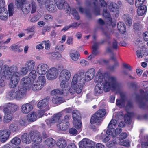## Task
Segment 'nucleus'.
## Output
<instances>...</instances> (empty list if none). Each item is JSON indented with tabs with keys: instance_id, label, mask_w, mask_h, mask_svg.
Masks as SVG:
<instances>
[{
	"instance_id": "42",
	"label": "nucleus",
	"mask_w": 148,
	"mask_h": 148,
	"mask_svg": "<svg viewBox=\"0 0 148 148\" xmlns=\"http://www.w3.org/2000/svg\"><path fill=\"white\" fill-rule=\"evenodd\" d=\"M60 81V86L62 88H68L69 86V84L68 82L69 80L59 79Z\"/></svg>"
},
{
	"instance_id": "27",
	"label": "nucleus",
	"mask_w": 148,
	"mask_h": 148,
	"mask_svg": "<svg viewBox=\"0 0 148 148\" xmlns=\"http://www.w3.org/2000/svg\"><path fill=\"white\" fill-rule=\"evenodd\" d=\"M89 4L92 3L94 5V10L95 14L96 15L100 14V9L97 6V0H90V2H88Z\"/></svg>"
},
{
	"instance_id": "8",
	"label": "nucleus",
	"mask_w": 148,
	"mask_h": 148,
	"mask_svg": "<svg viewBox=\"0 0 148 148\" xmlns=\"http://www.w3.org/2000/svg\"><path fill=\"white\" fill-rule=\"evenodd\" d=\"M29 136L32 140L36 144H39L42 141V137L38 131H31L29 132Z\"/></svg>"
},
{
	"instance_id": "64",
	"label": "nucleus",
	"mask_w": 148,
	"mask_h": 148,
	"mask_svg": "<svg viewBox=\"0 0 148 148\" xmlns=\"http://www.w3.org/2000/svg\"><path fill=\"white\" fill-rule=\"evenodd\" d=\"M127 136V134L126 133H122L120 135L118 140H117L116 141L121 140H123L126 138Z\"/></svg>"
},
{
	"instance_id": "63",
	"label": "nucleus",
	"mask_w": 148,
	"mask_h": 148,
	"mask_svg": "<svg viewBox=\"0 0 148 148\" xmlns=\"http://www.w3.org/2000/svg\"><path fill=\"white\" fill-rule=\"evenodd\" d=\"M100 6L103 7L104 9L107 8V3L104 0H100L99 1Z\"/></svg>"
},
{
	"instance_id": "37",
	"label": "nucleus",
	"mask_w": 148,
	"mask_h": 148,
	"mask_svg": "<svg viewBox=\"0 0 148 148\" xmlns=\"http://www.w3.org/2000/svg\"><path fill=\"white\" fill-rule=\"evenodd\" d=\"M113 144L119 143L120 145L125 146L127 147H129L130 145V142L128 140H124L122 141L120 140L115 141L113 140L112 142Z\"/></svg>"
},
{
	"instance_id": "29",
	"label": "nucleus",
	"mask_w": 148,
	"mask_h": 148,
	"mask_svg": "<svg viewBox=\"0 0 148 148\" xmlns=\"http://www.w3.org/2000/svg\"><path fill=\"white\" fill-rule=\"evenodd\" d=\"M123 18L126 24L129 26H131L132 23V20L131 16L127 14H125Z\"/></svg>"
},
{
	"instance_id": "32",
	"label": "nucleus",
	"mask_w": 148,
	"mask_h": 148,
	"mask_svg": "<svg viewBox=\"0 0 148 148\" xmlns=\"http://www.w3.org/2000/svg\"><path fill=\"white\" fill-rule=\"evenodd\" d=\"M120 96L121 99V100H117L116 101V104L119 107L122 108L124 106L125 100L124 97L125 96V94L121 92Z\"/></svg>"
},
{
	"instance_id": "28",
	"label": "nucleus",
	"mask_w": 148,
	"mask_h": 148,
	"mask_svg": "<svg viewBox=\"0 0 148 148\" xmlns=\"http://www.w3.org/2000/svg\"><path fill=\"white\" fill-rule=\"evenodd\" d=\"M9 130L10 132H18L20 129V127L17 123H12L9 126Z\"/></svg>"
},
{
	"instance_id": "56",
	"label": "nucleus",
	"mask_w": 148,
	"mask_h": 148,
	"mask_svg": "<svg viewBox=\"0 0 148 148\" xmlns=\"http://www.w3.org/2000/svg\"><path fill=\"white\" fill-rule=\"evenodd\" d=\"M79 63L82 67H84L89 65V63L85 60L82 59L80 60Z\"/></svg>"
},
{
	"instance_id": "17",
	"label": "nucleus",
	"mask_w": 148,
	"mask_h": 148,
	"mask_svg": "<svg viewBox=\"0 0 148 148\" xmlns=\"http://www.w3.org/2000/svg\"><path fill=\"white\" fill-rule=\"evenodd\" d=\"M71 73L70 71L66 69L62 70L60 72L59 79L69 80L71 77Z\"/></svg>"
},
{
	"instance_id": "33",
	"label": "nucleus",
	"mask_w": 148,
	"mask_h": 148,
	"mask_svg": "<svg viewBox=\"0 0 148 148\" xmlns=\"http://www.w3.org/2000/svg\"><path fill=\"white\" fill-rule=\"evenodd\" d=\"M72 117L73 121H75L74 124L77 123V120H80L81 117L79 112L77 110H74L73 112Z\"/></svg>"
},
{
	"instance_id": "10",
	"label": "nucleus",
	"mask_w": 148,
	"mask_h": 148,
	"mask_svg": "<svg viewBox=\"0 0 148 148\" xmlns=\"http://www.w3.org/2000/svg\"><path fill=\"white\" fill-rule=\"evenodd\" d=\"M79 145L80 148H95V144L90 139L84 138L79 142Z\"/></svg>"
},
{
	"instance_id": "59",
	"label": "nucleus",
	"mask_w": 148,
	"mask_h": 148,
	"mask_svg": "<svg viewBox=\"0 0 148 148\" xmlns=\"http://www.w3.org/2000/svg\"><path fill=\"white\" fill-rule=\"evenodd\" d=\"M44 19L45 21H51L53 19V17L50 15L46 14L44 16Z\"/></svg>"
},
{
	"instance_id": "12",
	"label": "nucleus",
	"mask_w": 148,
	"mask_h": 148,
	"mask_svg": "<svg viewBox=\"0 0 148 148\" xmlns=\"http://www.w3.org/2000/svg\"><path fill=\"white\" fill-rule=\"evenodd\" d=\"M54 1L58 9H64L67 11V13H70L71 8L64 0H54Z\"/></svg>"
},
{
	"instance_id": "11",
	"label": "nucleus",
	"mask_w": 148,
	"mask_h": 148,
	"mask_svg": "<svg viewBox=\"0 0 148 148\" xmlns=\"http://www.w3.org/2000/svg\"><path fill=\"white\" fill-rule=\"evenodd\" d=\"M20 86L25 90L31 89V81L30 78L27 77H25L21 79L20 82Z\"/></svg>"
},
{
	"instance_id": "15",
	"label": "nucleus",
	"mask_w": 148,
	"mask_h": 148,
	"mask_svg": "<svg viewBox=\"0 0 148 148\" xmlns=\"http://www.w3.org/2000/svg\"><path fill=\"white\" fill-rule=\"evenodd\" d=\"M49 68V66L47 64L40 63L37 66L36 71L39 75H44L47 73Z\"/></svg>"
},
{
	"instance_id": "47",
	"label": "nucleus",
	"mask_w": 148,
	"mask_h": 148,
	"mask_svg": "<svg viewBox=\"0 0 148 148\" xmlns=\"http://www.w3.org/2000/svg\"><path fill=\"white\" fill-rule=\"evenodd\" d=\"M143 27L142 25L139 23H136L134 24L133 28L135 32L141 30Z\"/></svg>"
},
{
	"instance_id": "35",
	"label": "nucleus",
	"mask_w": 148,
	"mask_h": 148,
	"mask_svg": "<svg viewBox=\"0 0 148 148\" xmlns=\"http://www.w3.org/2000/svg\"><path fill=\"white\" fill-rule=\"evenodd\" d=\"M52 101L53 103L56 104H60L65 101L64 99L59 96H55L53 97Z\"/></svg>"
},
{
	"instance_id": "3",
	"label": "nucleus",
	"mask_w": 148,
	"mask_h": 148,
	"mask_svg": "<svg viewBox=\"0 0 148 148\" xmlns=\"http://www.w3.org/2000/svg\"><path fill=\"white\" fill-rule=\"evenodd\" d=\"M18 105L15 103H7L3 106V111L5 114L4 121L10 122L13 118V114L18 109Z\"/></svg>"
},
{
	"instance_id": "48",
	"label": "nucleus",
	"mask_w": 148,
	"mask_h": 148,
	"mask_svg": "<svg viewBox=\"0 0 148 148\" xmlns=\"http://www.w3.org/2000/svg\"><path fill=\"white\" fill-rule=\"evenodd\" d=\"M106 114V111L105 109H101L97 111L95 114L100 118H102Z\"/></svg>"
},
{
	"instance_id": "58",
	"label": "nucleus",
	"mask_w": 148,
	"mask_h": 148,
	"mask_svg": "<svg viewBox=\"0 0 148 148\" xmlns=\"http://www.w3.org/2000/svg\"><path fill=\"white\" fill-rule=\"evenodd\" d=\"M145 0H136L135 2L136 6L137 7H141L145 2Z\"/></svg>"
},
{
	"instance_id": "45",
	"label": "nucleus",
	"mask_w": 148,
	"mask_h": 148,
	"mask_svg": "<svg viewBox=\"0 0 148 148\" xmlns=\"http://www.w3.org/2000/svg\"><path fill=\"white\" fill-rule=\"evenodd\" d=\"M55 142L54 139L52 138H49L45 140V144L47 146L51 147L54 145Z\"/></svg>"
},
{
	"instance_id": "9",
	"label": "nucleus",
	"mask_w": 148,
	"mask_h": 148,
	"mask_svg": "<svg viewBox=\"0 0 148 148\" xmlns=\"http://www.w3.org/2000/svg\"><path fill=\"white\" fill-rule=\"evenodd\" d=\"M49 100L47 99H44L40 101L38 103L37 106L40 109L41 114H44V113L46 111L48 110L49 108V107L48 104Z\"/></svg>"
},
{
	"instance_id": "14",
	"label": "nucleus",
	"mask_w": 148,
	"mask_h": 148,
	"mask_svg": "<svg viewBox=\"0 0 148 148\" xmlns=\"http://www.w3.org/2000/svg\"><path fill=\"white\" fill-rule=\"evenodd\" d=\"M43 115V114H41V112H39L38 114L36 112L33 111L27 115V120L29 122H34L41 117Z\"/></svg>"
},
{
	"instance_id": "7",
	"label": "nucleus",
	"mask_w": 148,
	"mask_h": 148,
	"mask_svg": "<svg viewBox=\"0 0 148 148\" xmlns=\"http://www.w3.org/2000/svg\"><path fill=\"white\" fill-rule=\"evenodd\" d=\"M9 69L11 74L12 72L15 73L20 77L26 75L28 71L25 66H23L18 70L17 66L16 65H13L9 67Z\"/></svg>"
},
{
	"instance_id": "61",
	"label": "nucleus",
	"mask_w": 148,
	"mask_h": 148,
	"mask_svg": "<svg viewBox=\"0 0 148 148\" xmlns=\"http://www.w3.org/2000/svg\"><path fill=\"white\" fill-rule=\"evenodd\" d=\"M42 43L44 44L45 46V49L46 50H49V49L51 46V44L49 40L43 41Z\"/></svg>"
},
{
	"instance_id": "1",
	"label": "nucleus",
	"mask_w": 148,
	"mask_h": 148,
	"mask_svg": "<svg viewBox=\"0 0 148 148\" xmlns=\"http://www.w3.org/2000/svg\"><path fill=\"white\" fill-rule=\"evenodd\" d=\"M95 75V71L93 68L89 69L85 74L83 72L75 74L72 77L69 92L72 95L76 92L78 94L80 93L85 83L92 79Z\"/></svg>"
},
{
	"instance_id": "22",
	"label": "nucleus",
	"mask_w": 148,
	"mask_h": 148,
	"mask_svg": "<svg viewBox=\"0 0 148 148\" xmlns=\"http://www.w3.org/2000/svg\"><path fill=\"white\" fill-rule=\"evenodd\" d=\"M33 108V107L31 104L27 103L22 105L21 109L22 113L27 114L32 111Z\"/></svg>"
},
{
	"instance_id": "21",
	"label": "nucleus",
	"mask_w": 148,
	"mask_h": 148,
	"mask_svg": "<svg viewBox=\"0 0 148 148\" xmlns=\"http://www.w3.org/2000/svg\"><path fill=\"white\" fill-rule=\"evenodd\" d=\"M26 90L20 87L16 90V99L20 100L24 98L26 95Z\"/></svg>"
},
{
	"instance_id": "2",
	"label": "nucleus",
	"mask_w": 148,
	"mask_h": 148,
	"mask_svg": "<svg viewBox=\"0 0 148 148\" xmlns=\"http://www.w3.org/2000/svg\"><path fill=\"white\" fill-rule=\"evenodd\" d=\"M101 74L100 70H99L95 77V82L98 84L101 83L103 85L104 90L105 92H107L110 89L115 90L119 88L120 85L115 77H108L103 79Z\"/></svg>"
},
{
	"instance_id": "23",
	"label": "nucleus",
	"mask_w": 148,
	"mask_h": 148,
	"mask_svg": "<svg viewBox=\"0 0 148 148\" xmlns=\"http://www.w3.org/2000/svg\"><path fill=\"white\" fill-rule=\"evenodd\" d=\"M45 5L46 9L50 12H54L56 10V5L53 1L51 0L46 1L45 2Z\"/></svg>"
},
{
	"instance_id": "19",
	"label": "nucleus",
	"mask_w": 148,
	"mask_h": 148,
	"mask_svg": "<svg viewBox=\"0 0 148 148\" xmlns=\"http://www.w3.org/2000/svg\"><path fill=\"white\" fill-rule=\"evenodd\" d=\"M103 15L106 18L107 24L109 25H111L113 27L115 26V23L114 22L112 21L110 15L107 8L103 9Z\"/></svg>"
},
{
	"instance_id": "54",
	"label": "nucleus",
	"mask_w": 148,
	"mask_h": 148,
	"mask_svg": "<svg viewBox=\"0 0 148 148\" xmlns=\"http://www.w3.org/2000/svg\"><path fill=\"white\" fill-rule=\"evenodd\" d=\"M72 13L75 19L77 20H78L79 19V16L77 12L74 8L71 9V10L70 11V13Z\"/></svg>"
},
{
	"instance_id": "39",
	"label": "nucleus",
	"mask_w": 148,
	"mask_h": 148,
	"mask_svg": "<svg viewBox=\"0 0 148 148\" xmlns=\"http://www.w3.org/2000/svg\"><path fill=\"white\" fill-rule=\"evenodd\" d=\"M69 122H65L60 123L58 125V127L60 128V129L62 130H67L69 127Z\"/></svg>"
},
{
	"instance_id": "43",
	"label": "nucleus",
	"mask_w": 148,
	"mask_h": 148,
	"mask_svg": "<svg viewBox=\"0 0 148 148\" xmlns=\"http://www.w3.org/2000/svg\"><path fill=\"white\" fill-rule=\"evenodd\" d=\"M118 30L121 33L124 34L126 31V27L124 23L121 22H119L117 25Z\"/></svg>"
},
{
	"instance_id": "30",
	"label": "nucleus",
	"mask_w": 148,
	"mask_h": 148,
	"mask_svg": "<svg viewBox=\"0 0 148 148\" xmlns=\"http://www.w3.org/2000/svg\"><path fill=\"white\" fill-rule=\"evenodd\" d=\"M21 139L22 142L26 144H29L31 142L29 138L28 134L27 133H24L21 135Z\"/></svg>"
},
{
	"instance_id": "46",
	"label": "nucleus",
	"mask_w": 148,
	"mask_h": 148,
	"mask_svg": "<svg viewBox=\"0 0 148 148\" xmlns=\"http://www.w3.org/2000/svg\"><path fill=\"white\" fill-rule=\"evenodd\" d=\"M15 3L17 8L19 9L26 3V0H15Z\"/></svg>"
},
{
	"instance_id": "49",
	"label": "nucleus",
	"mask_w": 148,
	"mask_h": 148,
	"mask_svg": "<svg viewBox=\"0 0 148 148\" xmlns=\"http://www.w3.org/2000/svg\"><path fill=\"white\" fill-rule=\"evenodd\" d=\"M30 5H28L24 7V5H23L22 7L21 8L22 11L24 14H27L30 12Z\"/></svg>"
},
{
	"instance_id": "18",
	"label": "nucleus",
	"mask_w": 148,
	"mask_h": 148,
	"mask_svg": "<svg viewBox=\"0 0 148 148\" xmlns=\"http://www.w3.org/2000/svg\"><path fill=\"white\" fill-rule=\"evenodd\" d=\"M110 11L113 13V14L116 17H118L119 14L118 7L117 4L114 2H111L108 5Z\"/></svg>"
},
{
	"instance_id": "51",
	"label": "nucleus",
	"mask_w": 148,
	"mask_h": 148,
	"mask_svg": "<svg viewBox=\"0 0 148 148\" xmlns=\"http://www.w3.org/2000/svg\"><path fill=\"white\" fill-rule=\"evenodd\" d=\"M36 71L34 70L31 71L29 74V77L30 79H31L33 81L36 80L35 79L37 76Z\"/></svg>"
},
{
	"instance_id": "24",
	"label": "nucleus",
	"mask_w": 148,
	"mask_h": 148,
	"mask_svg": "<svg viewBox=\"0 0 148 148\" xmlns=\"http://www.w3.org/2000/svg\"><path fill=\"white\" fill-rule=\"evenodd\" d=\"M10 133L7 130L0 131V141L2 143L6 142L9 139Z\"/></svg>"
},
{
	"instance_id": "40",
	"label": "nucleus",
	"mask_w": 148,
	"mask_h": 148,
	"mask_svg": "<svg viewBox=\"0 0 148 148\" xmlns=\"http://www.w3.org/2000/svg\"><path fill=\"white\" fill-rule=\"evenodd\" d=\"M6 96L10 99H16V91L14 90H11L8 91L7 93Z\"/></svg>"
},
{
	"instance_id": "60",
	"label": "nucleus",
	"mask_w": 148,
	"mask_h": 148,
	"mask_svg": "<svg viewBox=\"0 0 148 148\" xmlns=\"http://www.w3.org/2000/svg\"><path fill=\"white\" fill-rule=\"evenodd\" d=\"M9 16L12 15L13 14V5L12 4H10L8 7Z\"/></svg>"
},
{
	"instance_id": "4",
	"label": "nucleus",
	"mask_w": 148,
	"mask_h": 148,
	"mask_svg": "<svg viewBox=\"0 0 148 148\" xmlns=\"http://www.w3.org/2000/svg\"><path fill=\"white\" fill-rule=\"evenodd\" d=\"M1 69L2 72L0 75V87H4L6 85V79L9 78L12 74L9 67L7 65H3Z\"/></svg>"
},
{
	"instance_id": "52",
	"label": "nucleus",
	"mask_w": 148,
	"mask_h": 148,
	"mask_svg": "<svg viewBox=\"0 0 148 148\" xmlns=\"http://www.w3.org/2000/svg\"><path fill=\"white\" fill-rule=\"evenodd\" d=\"M30 5V10H31V13H33L36 11V6L35 2L33 1L32 0L31 2L28 4Z\"/></svg>"
},
{
	"instance_id": "53",
	"label": "nucleus",
	"mask_w": 148,
	"mask_h": 148,
	"mask_svg": "<svg viewBox=\"0 0 148 148\" xmlns=\"http://www.w3.org/2000/svg\"><path fill=\"white\" fill-rule=\"evenodd\" d=\"M21 139L19 138L15 137L12 139L10 141L12 144L15 145H18L21 143Z\"/></svg>"
},
{
	"instance_id": "44",
	"label": "nucleus",
	"mask_w": 148,
	"mask_h": 148,
	"mask_svg": "<svg viewBox=\"0 0 148 148\" xmlns=\"http://www.w3.org/2000/svg\"><path fill=\"white\" fill-rule=\"evenodd\" d=\"M70 56L71 58L74 61H77L80 56V54L79 53L75 52L73 53H71L70 54Z\"/></svg>"
},
{
	"instance_id": "26",
	"label": "nucleus",
	"mask_w": 148,
	"mask_h": 148,
	"mask_svg": "<svg viewBox=\"0 0 148 148\" xmlns=\"http://www.w3.org/2000/svg\"><path fill=\"white\" fill-rule=\"evenodd\" d=\"M8 16V12L7 9L4 7H0V19L6 20Z\"/></svg>"
},
{
	"instance_id": "20",
	"label": "nucleus",
	"mask_w": 148,
	"mask_h": 148,
	"mask_svg": "<svg viewBox=\"0 0 148 148\" xmlns=\"http://www.w3.org/2000/svg\"><path fill=\"white\" fill-rule=\"evenodd\" d=\"M62 115L61 113H58L54 114L53 117L51 119H47L45 121L48 125L51 126L52 123H55L57 122Z\"/></svg>"
},
{
	"instance_id": "36",
	"label": "nucleus",
	"mask_w": 148,
	"mask_h": 148,
	"mask_svg": "<svg viewBox=\"0 0 148 148\" xmlns=\"http://www.w3.org/2000/svg\"><path fill=\"white\" fill-rule=\"evenodd\" d=\"M104 90L103 85L101 84H98L95 86L94 92L96 94H99L102 93Z\"/></svg>"
},
{
	"instance_id": "6",
	"label": "nucleus",
	"mask_w": 148,
	"mask_h": 148,
	"mask_svg": "<svg viewBox=\"0 0 148 148\" xmlns=\"http://www.w3.org/2000/svg\"><path fill=\"white\" fill-rule=\"evenodd\" d=\"M122 130L121 128H117L116 130L114 129V131L112 132L110 129H108L106 132V134L102 133L99 138L103 142H106L110 139V137L109 135L112 136L113 137H115Z\"/></svg>"
},
{
	"instance_id": "62",
	"label": "nucleus",
	"mask_w": 148,
	"mask_h": 148,
	"mask_svg": "<svg viewBox=\"0 0 148 148\" xmlns=\"http://www.w3.org/2000/svg\"><path fill=\"white\" fill-rule=\"evenodd\" d=\"M40 18V16L39 15H37L32 17L30 20V21L32 22H35L37 21Z\"/></svg>"
},
{
	"instance_id": "5",
	"label": "nucleus",
	"mask_w": 148,
	"mask_h": 148,
	"mask_svg": "<svg viewBox=\"0 0 148 148\" xmlns=\"http://www.w3.org/2000/svg\"><path fill=\"white\" fill-rule=\"evenodd\" d=\"M45 83V76H40L37 79L32 81L31 89L34 91H37L41 90Z\"/></svg>"
},
{
	"instance_id": "38",
	"label": "nucleus",
	"mask_w": 148,
	"mask_h": 148,
	"mask_svg": "<svg viewBox=\"0 0 148 148\" xmlns=\"http://www.w3.org/2000/svg\"><path fill=\"white\" fill-rule=\"evenodd\" d=\"M138 8L137 10V14L139 16H142L144 15L146 12V7L145 5H143Z\"/></svg>"
},
{
	"instance_id": "13",
	"label": "nucleus",
	"mask_w": 148,
	"mask_h": 148,
	"mask_svg": "<svg viewBox=\"0 0 148 148\" xmlns=\"http://www.w3.org/2000/svg\"><path fill=\"white\" fill-rule=\"evenodd\" d=\"M47 78L49 80H53L56 79L58 74V71L55 67H52L48 70Z\"/></svg>"
},
{
	"instance_id": "50",
	"label": "nucleus",
	"mask_w": 148,
	"mask_h": 148,
	"mask_svg": "<svg viewBox=\"0 0 148 148\" xmlns=\"http://www.w3.org/2000/svg\"><path fill=\"white\" fill-rule=\"evenodd\" d=\"M28 121L27 120V118H22L19 121V124L21 126L26 127L28 124Z\"/></svg>"
},
{
	"instance_id": "31",
	"label": "nucleus",
	"mask_w": 148,
	"mask_h": 148,
	"mask_svg": "<svg viewBox=\"0 0 148 148\" xmlns=\"http://www.w3.org/2000/svg\"><path fill=\"white\" fill-rule=\"evenodd\" d=\"M102 119L100 118L94 114L92 116L90 120L91 123H97V125H99L102 121Z\"/></svg>"
},
{
	"instance_id": "34",
	"label": "nucleus",
	"mask_w": 148,
	"mask_h": 148,
	"mask_svg": "<svg viewBox=\"0 0 148 148\" xmlns=\"http://www.w3.org/2000/svg\"><path fill=\"white\" fill-rule=\"evenodd\" d=\"M67 142L64 139H59L56 143V145L60 148H64L67 145Z\"/></svg>"
},
{
	"instance_id": "55",
	"label": "nucleus",
	"mask_w": 148,
	"mask_h": 148,
	"mask_svg": "<svg viewBox=\"0 0 148 148\" xmlns=\"http://www.w3.org/2000/svg\"><path fill=\"white\" fill-rule=\"evenodd\" d=\"M64 93L62 90L58 89H54L51 92V94L52 95H56L57 94H62Z\"/></svg>"
},
{
	"instance_id": "57",
	"label": "nucleus",
	"mask_w": 148,
	"mask_h": 148,
	"mask_svg": "<svg viewBox=\"0 0 148 148\" xmlns=\"http://www.w3.org/2000/svg\"><path fill=\"white\" fill-rule=\"evenodd\" d=\"M77 123H76L75 125L74 124L75 121H73V123L74 126L78 130L80 129L82 126V123L80 121V120H77Z\"/></svg>"
},
{
	"instance_id": "41",
	"label": "nucleus",
	"mask_w": 148,
	"mask_h": 148,
	"mask_svg": "<svg viewBox=\"0 0 148 148\" xmlns=\"http://www.w3.org/2000/svg\"><path fill=\"white\" fill-rule=\"evenodd\" d=\"M117 124L116 121L115 119H112L108 126V129H110L112 132H114V128L116 127Z\"/></svg>"
},
{
	"instance_id": "16",
	"label": "nucleus",
	"mask_w": 148,
	"mask_h": 148,
	"mask_svg": "<svg viewBox=\"0 0 148 148\" xmlns=\"http://www.w3.org/2000/svg\"><path fill=\"white\" fill-rule=\"evenodd\" d=\"M12 75L10 78L9 84L10 87L11 88L16 87L19 82L20 77L15 73L13 72Z\"/></svg>"
},
{
	"instance_id": "25",
	"label": "nucleus",
	"mask_w": 148,
	"mask_h": 148,
	"mask_svg": "<svg viewBox=\"0 0 148 148\" xmlns=\"http://www.w3.org/2000/svg\"><path fill=\"white\" fill-rule=\"evenodd\" d=\"M25 66L28 71L34 70L36 67V62L33 60H29L26 61Z\"/></svg>"
}]
</instances>
